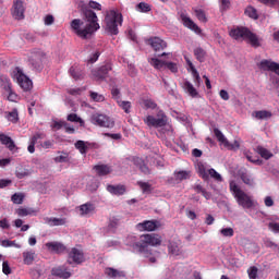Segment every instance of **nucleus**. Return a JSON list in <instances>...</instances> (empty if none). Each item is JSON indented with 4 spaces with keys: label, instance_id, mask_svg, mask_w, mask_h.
Returning a JSON list of instances; mask_svg holds the SVG:
<instances>
[{
    "label": "nucleus",
    "instance_id": "f257e3e1",
    "mask_svg": "<svg viewBox=\"0 0 279 279\" xmlns=\"http://www.w3.org/2000/svg\"><path fill=\"white\" fill-rule=\"evenodd\" d=\"M83 20L74 19L70 23L72 32L82 38L83 40H88L95 32L99 29V19L97 13H95L90 8L84 7L83 9Z\"/></svg>",
    "mask_w": 279,
    "mask_h": 279
},
{
    "label": "nucleus",
    "instance_id": "f03ea898",
    "mask_svg": "<svg viewBox=\"0 0 279 279\" xmlns=\"http://www.w3.org/2000/svg\"><path fill=\"white\" fill-rule=\"evenodd\" d=\"M162 243V238L158 234H143L140 236V240L132 244V247L138 254H143L144 258H148L149 263H156V257L151 256V250L149 245L156 247Z\"/></svg>",
    "mask_w": 279,
    "mask_h": 279
},
{
    "label": "nucleus",
    "instance_id": "7ed1b4c3",
    "mask_svg": "<svg viewBox=\"0 0 279 279\" xmlns=\"http://www.w3.org/2000/svg\"><path fill=\"white\" fill-rule=\"evenodd\" d=\"M106 32L110 36L119 34V25H123V15L119 11L110 10L105 16Z\"/></svg>",
    "mask_w": 279,
    "mask_h": 279
},
{
    "label": "nucleus",
    "instance_id": "20e7f679",
    "mask_svg": "<svg viewBox=\"0 0 279 279\" xmlns=\"http://www.w3.org/2000/svg\"><path fill=\"white\" fill-rule=\"evenodd\" d=\"M229 189L233 193L239 206L247 209L254 206V201H252V197L241 190V187H239L234 181L230 182Z\"/></svg>",
    "mask_w": 279,
    "mask_h": 279
},
{
    "label": "nucleus",
    "instance_id": "39448f33",
    "mask_svg": "<svg viewBox=\"0 0 279 279\" xmlns=\"http://www.w3.org/2000/svg\"><path fill=\"white\" fill-rule=\"evenodd\" d=\"M144 123L148 128H165V125H167V116L165 114V112L160 111L158 113V118L154 116H147L146 118H144Z\"/></svg>",
    "mask_w": 279,
    "mask_h": 279
},
{
    "label": "nucleus",
    "instance_id": "423d86ee",
    "mask_svg": "<svg viewBox=\"0 0 279 279\" xmlns=\"http://www.w3.org/2000/svg\"><path fill=\"white\" fill-rule=\"evenodd\" d=\"M148 62L151 66H154V69L160 70L167 66L171 73H178V63L162 61L158 58H151Z\"/></svg>",
    "mask_w": 279,
    "mask_h": 279
},
{
    "label": "nucleus",
    "instance_id": "0eeeda50",
    "mask_svg": "<svg viewBox=\"0 0 279 279\" xmlns=\"http://www.w3.org/2000/svg\"><path fill=\"white\" fill-rule=\"evenodd\" d=\"M11 14L16 21H23L25 19V2L23 0H13Z\"/></svg>",
    "mask_w": 279,
    "mask_h": 279
},
{
    "label": "nucleus",
    "instance_id": "6e6552de",
    "mask_svg": "<svg viewBox=\"0 0 279 279\" xmlns=\"http://www.w3.org/2000/svg\"><path fill=\"white\" fill-rule=\"evenodd\" d=\"M45 58H46V54L43 50H35L31 54L29 62L32 66H34V69L39 71V69H43V62Z\"/></svg>",
    "mask_w": 279,
    "mask_h": 279
},
{
    "label": "nucleus",
    "instance_id": "1a4fd4ad",
    "mask_svg": "<svg viewBox=\"0 0 279 279\" xmlns=\"http://www.w3.org/2000/svg\"><path fill=\"white\" fill-rule=\"evenodd\" d=\"M92 123L99 125V128H113L114 125V122L110 121V118L99 113L92 116Z\"/></svg>",
    "mask_w": 279,
    "mask_h": 279
},
{
    "label": "nucleus",
    "instance_id": "9d476101",
    "mask_svg": "<svg viewBox=\"0 0 279 279\" xmlns=\"http://www.w3.org/2000/svg\"><path fill=\"white\" fill-rule=\"evenodd\" d=\"M15 80L19 86H21L25 92L32 90V80H29V77H27L23 71L17 69V72L15 73Z\"/></svg>",
    "mask_w": 279,
    "mask_h": 279
},
{
    "label": "nucleus",
    "instance_id": "9b49d317",
    "mask_svg": "<svg viewBox=\"0 0 279 279\" xmlns=\"http://www.w3.org/2000/svg\"><path fill=\"white\" fill-rule=\"evenodd\" d=\"M68 263L69 265H72V263H75V265H82V263H84V252H82V250L73 247L69 252Z\"/></svg>",
    "mask_w": 279,
    "mask_h": 279
},
{
    "label": "nucleus",
    "instance_id": "f8f14e48",
    "mask_svg": "<svg viewBox=\"0 0 279 279\" xmlns=\"http://www.w3.org/2000/svg\"><path fill=\"white\" fill-rule=\"evenodd\" d=\"M180 19L184 27H187V29H191L195 34H202V28H199V26H197V24H195V22H193V20H191L189 15H186L185 13H181Z\"/></svg>",
    "mask_w": 279,
    "mask_h": 279
},
{
    "label": "nucleus",
    "instance_id": "ddd939ff",
    "mask_svg": "<svg viewBox=\"0 0 279 279\" xmlns=\"http://www.w3.org/2000/svg\"><path fill=\"white\" fill-rule=\"evenodd\" d=\"M258 68L262 71H272V73H276V75H279V64L271 61L264 59L259 62Z\"/></svg>",
    "mask_w": 279,
    "mask_h": 279
},
{
    "label": "nucleus",
    "instance_id": "4468645a",
    "mask_svg": "<svg viewBox=\"0 0 279 279\" xmlns=\"http://www.w3.org/2000/svg\"><path fill=\"white\" fill-rule=\"evenodd\" d=\"M0 82L1 87L9 94V101H13L14 97H16V94L12 93V82H10V78L8 76H1Z\"/></svg>",
    "mask_w": 279,
    "mask_h": 279
},
{
    "label": "nucleus",
    "instance_id": "2eb2a0df",
    "mask_svg": "<svg viewBox=\"0 0 279 279\" xmlns=\"http://www.w3.org/2000/svg\"><path fill=\"white\" fill-rule=\"evenodd\" d=\"M147 45H150L154 51H162V49H167V41L159 37L149 38L147 40Z\"/></svg>",
    "mask_w": 279,
    "mask_h": 279
},
{
    "label": "nucleus",
    "instance_id": "dca6fc26",
    "mask_svg": "<svg viewBox=\"0 0 279 279\" xmlns=\"http://www.w3.org/2000/svg\"><path fill=\"white\" fill-rule=\"evenodd\" d=\"M110 71H112V66L110 64H105V65L94 70L93 75H94V77H96V80H106V77H108V73H110Z\"/></svg>",
    "mask_w": 279,
    "mask_h": 279
},
{
    "label": "nucleus",
    "instance_id": "f3484780",
    "mask_svg": "<svg viewBox=\"0 0 279 279\" xmlns=\"http://www.w3.org/2000/svg\"><path fill=\"white\" fill-rule=\"evenodd\" d=\"M181 88H183V90L187 93V95L193 99L199 97V92H197V88H195V86H193V83H191L190 81H183L181 83Z\"/></svg>",
    "mask_w": 279,
    "mask_h": 279
},
{
    "label": "nucleus",
    "instance_id": "a211bd4d",
    "mask_svg": "<svg viewBox=\"0 0 279 279\" xmlns=\"http://www.w3.org/2000/svg\"><path fill=\"white\" fill-rule=\"evenodd\" d=\"M248 29L250 28L247 27H235L229 32V36L234 40H240V38H243L245 40Z\"/></svg>",
    "mask_w": 279,
    "mask_h": 279
},
{
    "label": "nucleus",
    "instance_id": "6ab92c4d",
    "mask_svg": "<svg viewBox=\"0 0 279 279\" xmlns=\"http://www.w3.org/2000/svg\"><path fill=\"white\" fill-rule=\"evenodd\" d=\"M46 247L53 254H64L66 252V246L60 242H47Z\"/></svg>",
    "mask_w": 279,
    "mask_h": 279
},
{
    "label": "nucleus",
    "instance_id": "aec40b11",
    "mask_svg": "<svg viewBox=\"0 0 279 279\" xmlns=\"http://www.w3.org/2000/svg\"><path fill=\"white\" fill-rule=\"evenodd\" d=\"M69 73L76 82L77 80H84V66L74 64L70 68Z\"/></svg>",
    "mask_w": 279,
    "mask_h": 279
},
{
    "label": "nucleus",
    "instance_id": "412c9836",
    "mask_svg": "<svg viewBox=\"0 0 279 279\" xmlns=\"http://www.w3.org/2000/svg\"><path fill=\"white\" fill-rule=\"evenodd\" d=\"M46 137L47 135L45 133H35L31 138L29 145L27 147L28 153L34 154V151H36V143H38V141H43Z\"/></svg>",
    "mask_w": 279,
    "mask_h": 279
},
{
    "label": "nucleus",
    "instance_id": "4be33fe9",
    "mask_svg": "<svg viewBox=\"0 0 279 279\" xmlns=\"http://www.w3.org/2000/svg\"><path fill=\"white\" fill-rule=\"evenodd\" d=\"M238 175L240 180L246 184V186H254V179L250 173H247L246 169H240L238 171Z\"/></svg>",
    "mask_w": 279,
    "mask_h": 279
},
{
    "label": "nucleus",
    "instance_id": "5701e85b",
    "mask_svg": "<svg viewBox=\"0 0 279 279\" xmlns=\"http://www.w3.org/2000/svg\"><path fill=\"white\" fill-rule=\"evenodd\" d=\"M107 191L111 195L121 196V195H125L126 189H125V185H121V184L112 185V184H109V185H107Z\"/></svg>",
    "mask_w": 279,
    "mask_h": 279
},
{
    "label": "nucleus",
    "instance_id": "b1692460",
    "mask_svg": "<svg viewBox=\"0 0 279 279\" xmlns=\"http://www.w3.org/2000/svg\"><path fill=\"white\" fill-rule=\"evenodd\" d=\"M52 276L57 278L69 279L71 277V272L66 270L64 266H59L57 268H52L51 270Z\"/></svg>",
    "mask_w": 279,
    "mask_h": 279
},
{
    "label": "nucleus",
    "instance_id": "393cba45",
    "mask_svg": "<svg viewBox=\"0 0 279 279\" xmlns=\"http://www.w3.org/2000/svg\"><path fill=\"white\" fill-rule=\"evenodd\" d=\"M94 171H96V175H99L101 178L104 175H109V173H112V167L108 165H96L94 166Z\"/></svg>",
    "mask_w": 279,
    "mask_h": 279
},
{
    "label": "nucleus",
    "instance_id": "a878e982",
    "mask_svg": "<svg viewBox=\"0 0 279 279\" xmlns=\"http://www.w3.org/2000/svg\"><path fill=\"white\" fill-rule=\"evenodd\" d=\"M138 228H142L143 230H146L147 232H154L158 228V221L157 220H146L144 222H141L137 225Z\"/></svg>",
    "mask_w": 279,
    "mask_h": 279
},
{
    "label": "nucleus",
    "instance_id": "bb28decb",
    "mask_svg": "<svg viewBox=\"0 0 279 279\" xmlns=\"http://www.w3.org/2000/svg\"><path fill=\"white\" fill-rule=\"evenodd\" d=\"M0 143L2 145H5V147H8V149H10V151H14V149H16V144H14V141H12V137L1 133L0 134Z\"/></svg>",
    "mask_w": 279,
    "mask_h": 279
},
{
    "label": "nucleus",
    "instance_id": "cd10ccee",
    "mask_svg": "<svg viewBox=\"0 0 279 279\" xmlns=\"http://www.w3.org/2000/svg\"><path fill=\"white\" fill-rule=\"evenodd\" d=\"M15 215H17V217H32L36 215V209L32 207H20L15 209Z\"/></svg>",
    "mask_w": 279,
    "mask_h": 279
},
{
    "label": "nucleus",
    "instance_id": "c85d7f7f",
    "mask_svg": "<svg viewBox=\"0 0 279 279\" xmlns=\"http://www.w3.org/2000/svg\"><path fill=\"white\" fill-rule=\"evenodd\" d=\"M22 256L24 265H34V260H36V252L34 250L23 252Z\"/></svg>",
    "mask_w": 279,
    "mask_h": 279
},
{
    "label": "nucleus",
    "instance_id": "c756f323",
    "mask_svg": "<svg viewBox=\"0 0 279 279\" xmlns=\"http://www.w3.org/2000/svg\"><path fill=\"white\" fill-rule=\"evenodd\" d=\"M133 163L135 165V167H138L142 173H145V175L150 173L149 167L145 165V160H143L141 157L133 158Z\"/></svg>",
    "mask_w": 279,
    "mask_h": 279
},
{
    "label": "nucleus",
    "instance_id": "7c9ffc66",
    "mask_svg": "<svg viewBox=\"0 0 279 279\" xmlns=\"http://www.w3.org/2000/svg\"><path fill=\"white\" fill-rule=\"evenodd\" d=\"M80 213L82 217L90 215V213H95V205H93L92 203H85L80 206Z\"/></svg>",
    "mask_w": 279,
    "mask_h": 279
},
{
    "label": "nucleus",
    "instance_id": "2f4dec72",
    "mask_svg": "<svg viewBox=\"0 0 279 279\" xmlns=\"http://www.w3.org/2000/svg\"><path fill=\"white\" fill-rule=\"evenodd\" d=\"M168 252L169 254H172V256H182V250L175 242H169Z\"/></svg>",
    "mask_w": 279,
    "mask_h": 279
},
{
    "label": "nucleus",
    "instance_id": "473e14b6",
    "mask_svg": "<svg viewBox=\"0 0 279 279\" xmlns=\"http://www.w3.org/2000/svg\"><path fill=\"white\" fill-rule=\"evenodd\" d=\"M245 40H248L252 47H260V41L258 40V36L252 33L250 29L246 33Z\"/></svg>",
    "mask_w": 279,
    "mask_h": 279
},
{
    "label": "nucleus",
    "instance_id": "72a5a7b5",
    "mask_svg": "<svg viewBox=\"0 0 279 279\" xmlns=\"http://www.w3.org/2000/svg\"><path fill=\"white\" fill-rule=\"evenodd\" d=\"M107 276L109 278H125V272L124 271H121V270H118V269H114V268H106V271Z\"/></svg>",
    "mask_w": 279,
    "mask_h": 279
},
{
    "label": "nucleus",
    "instance_id": "f704fd0d",
    "mask_svg": "<svg viewBox=\"0 0 279 279\" xmlns=\"http://www.w3.org/2000/svg\"><path fill=\"white\" fill-rule=\"evenodd\" d=\"M46 223L51 227L66 226V218H46Z\"/></svg>",
    "mask_w": 279,
    "mask_h": 279
},
{
    "label": "nucleus",
    "instance_id": "c9c22d12",
    "mask_svg": "<svg viewBox=\"0 0 279 279\" xmlns=\"http://www.w3.org/2000/svg\"><path fill=\"white\" fill-rule=\"evenodd\" d=\"M74 146L78 149L80 154H87L90 143L80 140L74 144Z\"/></svg>",
    "mask_w": 279,
    "mask_h": 279
},
{
    "label": "nucleus",
    "instance_id": "e433bc0d",
    "mask_svg": "<svg viewBox=\"0 0 279 279\" xmlns=\"http://www.w3.org/2000/svg\"><path fill=\"white\" fill-rule=\"evenodd\" d=\"M256 151L259 154V156H262V158H264V160H269V158H274V154L263 146H257Z\"/></svg>",
    "mask_w": 279,
    "mask_h": 279
},
{
    "label": "nucleus",
    "instance_id": "4c0bfd02",
    "mask_svg": "<svg viewBox=\"0 0 279 279\" xmlns=\"http://www.w3.org/2000/svg\"><path fill=\"white\" fill-rule=\"evenodd\" d=\"M174 178L175 180H179V182H182L183 180H189V178H191V171H186V170L174 171Z\"/></svg>",
    "mask_w": 279,
    "mask_h": 279
},
{
    "label": "nucleus",
    "instance_id": "58836bf2",
    "mask_svg": "<svg viewBox=\"0 0 279 279\" xmlns=\"http://www.w3.org/2000/svg\"><path fill=\"white\" fill-rule=\"evenodd\" d=\"M121 223V220L117 217H112L109 219V223H108V230L109 232H116L117 228H119Z\"/></svg>",
    "mask_w": 279,
    "mask_h": 279
},
{
    "label": "nucleus",
    "instance_id": "ea45409f",
    "mask_svg": "<svg viewBox=\"0 0 279 279\" xmlns=\"http://www.w3.org/2000/svg\"><path fill=\"white\" fill-rule=\"evenodd\" d=\"M194 56L198 62H204L206 60V50L204 48L194 49Z\"/></svg>",
    "mask_w": 279,
    "mask_h": 279
},
{
    "label": "nucleus",
    "instance_id": "a19ab883",
    "mask_svg": "<svg viewBox=\"0 0 279 279\" xmlns=\"http://www.w3.org/2000/svg\"><path fill=\"white\" fill-rule=\"evenodd\" d=\"M195 16L201 23H208V17L206 16V12L202 9L194 10Z\"/></svg>",
    "mask_w": 279,
    "mask_h": 279
},
{
    "label": "nucleus",
    "instance_id": "79ce46f5",
    "mask_svg": "<svg viewBox=\"0 0 279 279\" xmlns=\"http://www.w3.org/2000/svg\"><path fill=\"white\" fill-rule=\"evenodd\" d=\"M223 145H225V147H227V149H230L231 151H236V150L241 149V144L239 143V141H234L233 143H230L227 140V141H225Z\"/></svg>",
    "mask_w": 279,
    "mask_h": 279
},
{
    "label": "nucleus",
    "instance_id": "37998d69",
    "mask_svg": "<svg viewBox=\"0 0 279 279\" xmlns=\"http://www.w3.org/2000/svg\"><path fill=\"white\" fill-rule=\"evenodd\" d=\"M255 119H259L260 121L271 119V112L267 110L255 111Z\"/></svg>",
    "mask_w": 279,
    "mask_h": 279
},
{
    "label": "nucleus",
    "instance_id": "c03bdc74",
    "mask_svg": "<svg viewBox=\"0 0 279 279\" xmlns=\"http://www.w3.org/2000/svg\"><path fill=\"white\" fill-rule=\"evenodd\" d=\"M244 14L250 16V19H254V21L258 20V12L254 7H247L244 11Z\"/></svg>",
    "mask_w": 279,
    "mask_h": 279
},
{
    "label": "nucleus",
    "instance_id": "a18cd8bd",
    "mask_svg": "<svg viewBox=\"0 0 279 279\" xmlns=\"http://www.w3.org/2000/svg\"><path fill=\"white\" fill-rule=\"evenodd\" d=\"M24 199H25V194L23 193H14L11 196V202H13V204L21 205L23 204Z\"/></svg>",
    "mask_w": 279,
    "mask_h": 279
},
{
    "label": "nucleus",
    "instance_id": "49530a36",
    "mask_svg": "<svg viewBox=\"0 0 279 279\" xmlns=\"http://www.w3.org/2000/svg\"><path fill=\"white\" fill-rule=\"evenodd\" d=\"M7 119L8 121H11V123H16L19 121V110L13 109L10 112H7Z\"/></svg>",
    "mask_w": 279,
    "mask_h": 279
},
{
    "label": "nucleus",
    "instance_id": "de8ad7c7",
    "mask_svg": "<svg viewBox=\"0 0 279 279\" xmlns=\"http://www.w3.org/2000/svg\"><path fill=\"white\" fill-rule=\"evenodd\" d=\"M118 106H120L126 114H130V109L132 108V102L125 101V100H118Z\"/></svg>",
    "mask_w": 279,
    "mask_h": 279
},
{
    "label": "nucleus",
    "instance_id": "09e8293b",
    "mask_svg": "<svg viewBox=\"0 0 279 279\" xmlns=\"http://www.w3.org/2000/svg\"><path fill=\"white\" fill-rule=\"evenodd\" d=\"M15 175L16 178H19V180H23V178H27V175H29V170L25 168H17L15 171Z\"/></svg>",
    "mask_w": 279,
    "mask_h": 279
},
{
    "label": "nucleus",
    "instance_id": "8fccbe9b",
    "mask_svg": "<svg viewBox=\"0 0 279 279\" xmlns=\"http://www.w3.org/2000/svg\"><path fill=\"white\" fill-rule=\"evenodd\" d=\"M1 245L2 247H16L17 250H21V244L16 243V241L3 240Z\"/></svg>",
    "mask_w": 279,
    "mask_h": 279
},
{
    "label": "nucleus",
    "instance_id": "3c124183",
    "mask_svg": "<svg viewBox=\"0 0 279 279\" xmlns=\"http://www.w3.org/2000/svg\"><path fill=\"white\" fill-rule=\"evenodd\" d=\"M197 169H198V173H199L201 178H203V180H208V172H206V166H204V163L199 162V163H197Z\"/></svg>",
    "mask_w": 279,
    "mask_h": 279
},
{
    "label": "nucleus",
    "instance_id": "603ef678",
    "mask_svg": "<svg viewBox=\"0 0 279 279\" xmlns=\"http://www.w3.org/2000/svg\"><path fill=\"white\" fill-rule=\"evenodd\" d=\"M68 121H71V123H81V125H84V120L80 118L76 113H70L68 116Z\"/></svg>",
    "mask_w": 279,
    "mask_h": 279
},
{
    "label": "nucleus",
    "instance_id": "864d4df0",
    "mask_svg": "<svg viewBox=\"0 0 279 279\" xmlns=\"http://www.w3.org/2000/svg\"><path fill=\"white\" fill-rule=\"evenodd\" d=\"M210 175V178H214V180H217V182H222L223 178H221V174H219V172H217V170L210 168L208 170V174Z\"/></svg>",
    "mask_w": 279,
    "mask_h": 279
},
{
    "label": "nucleus",
    "instance_id": "5fc2aeb1",
    "mask_svg": "<svg viewBox=\"0 0 279 279\" xmlns=\"http://www.w3.org/2000/svg\"><path fill=\"white\" fill-rule=\"evenodd\" d=\"M214 134L218 138L219 143L225 144L228 140L219 129H214Z\"/></svg>",
    "mask_w": 279,
    "mask_h": 279
},
{
    "label": "nucleus",
    "instance_id": "6e6d98bb",
    "mask_svg": "<svg viewBox=\"0 0 279 279\" xmlns=\"http://www.w3.org/2000/svg\"><path fill=\"white\" fill-rule=\"evenodd\" d=\"M247 274L250 279H256L258 278V268L256 266L250 267Z\"/></svg>",
    "mask_w": 279,
    "mask_h": 279
},
{
    "label": "nucleus",
    "instance_id": "4d7b16f0",
    "mask_svg": "<svg viewBox=\"0 0 279 279\" xmlns=\"http://www.w3.org/2000/svg\"><path fill=\"white\" fill-rule=\"evenodd\" d=\"M137 184L140 185V189H142L143 193H149L151 191V184L143 181H138Z\"/></svg>",
    "mask_w": 279,
    "mask_h": 279
},
{
    "label": "nucleus",
    "instance_id": "13d9d810",
    "mask_svg": "<svg viewBox=\"0 0 279 279\" xmlns=\"http://www.w3.org/2000/svg\"><path fill=\"white\" fill-rule=\"evenodd\" d=\"M220 234H222V236H229L232 238L234 236V229L232 228H223L220 230Z\"/></svg>",
    "mask_w": 279,
    "mask_h": 279
},
{
    "label": "nucleus",
    "instance_id": "bf43d9fd",
    "mask_svg": "<svg viewBox=\"0 0 279 279\" xmlns=\"http://www.w3.org/2000/svg\"><path fill=\"white\" fill-rule=\"evenodd\" d=\"M144 106H145V108L150 109V110H156V108H158V105L156 104V101H154L151 99L144 100Z\"/></svg>",
    "mask_w": 279,
    "mask_h": 279
},
{
    "label": "nucleus",
    "instance_id": "052dcab7",
    "mask_svg": "<svg viewBox=\"0 0 279 279\" xmlns=\"http://www.w3.org/2000/svg\"><path fill=\"white\" fill-rule=\"evenodd\" d=\"M69 161V154L68 153H63L60 156H57L54 158V162H68Z\"/></svg>",
    "mask_w": 279,
    "mask_h": 279
},
{
    "label": "nucleus",
    "instance_id": "680f3d73",
    "mask_svg": "<svg viewBox=\"0 0 279 279\" xmlns=\"http://www.w3.org/2000/svg\"><path fill=\"white\" fill-rule=\"evenodd\" d=\"M2 272L4 276H10V274H12V268H10V264L8 262L2 263Z\"/></svg>",
    "mask_w": 279,
    "mask_h": 279
},
{
    "label": "nucleus",
    "instance_id": "e2e57ef3",
    "mask_svg": "<svg viewBox=\"0 0 279 279\" xmlns=\"http://www.w3.org/2000/svg\"><path fill=\"white\" fill-rule=\"evenodd\" d=\"M1 230H10V220L8 218H3L0 220Z\"/></svg>",
    "mask_w": 279,
    "mask_h": 279
},
{
    "label": "nucleus",
    "instance_id": "0e129e2a",
    "mask_svg": "<svg viewBox=\"0 0 279 279\" xmlns=\"http://www.w3.org/2000/svg\"><path fill=\"white\" fill-rule=\"evenodd\" d=\"M138 10H141L142 12H149L151 10V7H149V4L145 3V2H140L137 4Z\"/></svg>",
    "mask_w": 279,
    "mask_h": 279
},
{
    "label": "nucleus",
    "instance_id": "69168bd1",
    "mask_svg": "<svg viewBox=\"0 0 279 279\" xmlns=\"http://www.w3.org/2000/svg\"><path fill=\"white\" fill-rule=\"evenodd\" d=\"M54 22H56V17H53V15L51 14L46 15L44 19L45 25H53Z\"/></svg>",
    "mask_w": 279,
    "mask_h": 279
},
{
    "label": "nucleus",
    "instance_id": "338daca9",
    "mask_svg": "<svg viewBox=\"0 0 279 279\" xmlns=\"http://www.w3.org/2000/svg\"><path fill=\"white\" fill-rule=\"evenodd\" d=\"M90 98L93 101H104V96L95 92H90Z\"/></svg>",
    "mask_w": 279,
    "mask_h": 279
},
{
    "label": "nucleus",
    "instance_id": "774afa93",
    "mask_svg": "<svg viewBox=\"0 0 279 279\" xmlns=\"http://www.w3.org/2000/svg\"><path fill=\"white\" fill-rule=\"evenodd\" d=\"M268 228L272 232H279V223L278 222H269Z\"/></svg>",
    "mask_w": 279,
    "mask_h": 279
}]
</instances>
